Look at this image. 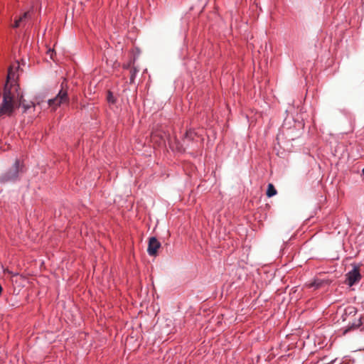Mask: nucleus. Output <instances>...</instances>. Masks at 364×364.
I'll return each mask as SVG.
<instances>
[{
    "mask_svg": "<svg viewBox=\"0 0 364 364\" xmlns=\"http://www.w3.org/2000/svg\"><path fill=\"white\" fill-rule=\"evenodd\" d=\"M22 105L25 111L30 108L29 105H24V100L21 96L19 98L16 99L14 93L11 90L5 87L2 102L0 105V117L4 115H11L15 107H18Z\"/></svg>",
    "mask_w": 364,
    "mask_h": 364,
    "instance_id": "obj_1",
    "label": "nucleus"
},
{
    "mask_svg": "<svg viewBox=\"0 0 364 364\" xmlns=\"http://www.w3.org/2000/svg\"><path fill=\"white\" fill-rule=\"evenodd\" d=\"M23 165L20 164L19 161L16 160L14 165L0 176V183H5L17 181L20 173L23 171Z\"/></svg>",
    "mask_w": 364,
    "mask_h": 364,
    "instance_id": "obj_2",
    "label": "nucleus"
},
{
    "mask_svg": "<svg viewBox=\"0 0 364 364\" xmlns=\"http://www.w3.org/2000/svg\"><path fill=\"white\" fill-rule=\"evenodd\" d=\"M68 102L69 97L68 95L67 85L65 83V80H64L61 84V89L58 92V95L55 98L48 100V105L50 107H53L54 109H55L60 105Z\"/></svg>",
    "mask_w": 364,
    "mask_h": 364,
    "instance_id": "obj_3",
    "label": "nucleus"
},
{
    "mask_svg": "<svg viewBox=\"0 0 364 364\" xmlns=\"http://www.w3.org/2000/svg\"><path fill=\"white\" fill-rule=\"evenodd\" d=\"M361 279L360 268L355 265L351 271L346 274V283L350 287L358 282Z\"/></svg>",
    "mask_w": 364,
    "mask_h": 364,
    "instance_id": "obj_4",
    "label": "nucleus"
},
{
    "mask_svg": "<svg viewBox=\"0 0 364 364\" xmlns=\"http://www.w3.org/2000/svg\"><path fill=\"white\" fill-rule=\"evenodd\" d=\"M160 247L161 243L155 237L149 238L147 252L150 256H156Z\"/></svg>",
    "mask_w": 364,
    "mask_h": 364,
    "instance_id": "obj_5",
    "label": "nucleus"
},
{
    "mask_svg": "<svg viewBox=\"0 0 364 364\" xmlns=\"http://www.w3.org/2000/svg\"><path fill=\"white\" fill-rule=\"evenodd\" d=\"M362 324L361 317L360 316L355 318V321L351 324L348 325V328L345 330L344 333H346L348 331L351 329H355L358 328Z\"/></svg>",
    "mask_w": 364,
    "mask_h": 364,
    "instance_id": "obj_6",
    "label": "nucleus"
},
{
    "mask_svg": "<svg viewBox=\"0 0 364 364\" xmlns=\"http://www.w3.org/2000/svg\"><path fill=\"white\" fill-rule=\"evenodd\" d=\"M195 136H196V133L193 130L187 131L183 138V143L188 144L189 141L194 140Z\"/></svg>",
    "mask_w": 364,
    "mask_h": 364,
    "instance_id": "obj_7",
    "label": "nucleus"
},
{
    "mask_svg": "<svg viewBox=\"0 0 364 364\" xmlns=\"http://www.w3.org/2000/svg\"><path fill=\"white\" fill-rule=\"evenodd\" d=\"M29 16V12H25L19 18L16 19L13 25L14 28H18L20 26V23L23 21L25 18H28Z\"/></svg>",
    "mask_w": 364,
    "mask_h": 364,
    "instance_id": "obj_8",
    "label": "nucleus"
},
{
    "mask_svg": "<svg viewBox=\"0 0 364 364\" xmlns=\"http://www.w3.org/2000/svg\"><path fill=\"white\" fill-rule=\"evenodd\" d=\"M277 194V190L275 189L273 184L269 183L267 186V196L268 197H272Z\"/></svg>",
    "mask_w": 364,
    "mask_h": 364,
    "instance_id": "obj_9",
    "label": "nucleus"
},
{
    "mask_svg": "<svg viewBox=\"0 0 364 364\" xmlns=\"http://www.w3.org/2000/svg\"><path fill=\"white\" fill-rule=\"evenodd\" d=\"M107 102L110 104H114L116 102V98L113 95L112 92L109 91L107 95Z\"/></svg>",
    "mask_w": 364,
    "mask_h": 364,
    "instance_id": "obj_10",
    "label": "nucleus"
},
{
    "mask_svg": "<svg viewBox=\"0 0 364 364\" xmlns=\"http://www.w3.org/2000/svg\"><path fill=\"white\" fill-rule=\"evenodd\" d=\"M137 72H138V70L136 68L132 67L130 68V82H134V77H135Z\"/></svg>",
    "mask_w": 364,
    "mask_h": 364,
    "instance_id": "obj_11",
    "label": "nucleus"
},
{
    "mask_svg": "<svg viewBox=\"0 0 364 364\" xmlns=\"http://www.w3.org/2000/svg\"><path fill=\"white\" fill-rule=\"evenodd\" d=\"M321 284H322V282H321V281H314V282H312L309 284V287H315L316 289H318V287H321Z\"/></svg>",
    "mask_w": 364,
    "mask_h": 364,
    "instance_id": "obj_12",
    "label": "nucleus"
},
{
    "mask_svg": "<svg viewBox=\"0 0 364 364\" xmlns=\"http://www.w3.org/2000/svg\"><path fill=\"white\" fill-rule=\"evenodd\" d=\"M346 311H348L350 314L352 313H354V316H356L355 311L354 308H353V307L348 308L346 309Z\"/></svg>",
    "mask_w": 364,
    "mask_h": 364,
    "instance_id": "obj_13",
    "label": "nucleus"
},
{
    "mask_svg": "<svg viewBox=\"0 0 364 364\" xmlns=\"http://www.w3.org/2000/svg\"><path fill=\"white\" fill-rule=\"evenodd\" d=\"M13 66H11L9 69V74H8V77H11L12 75H13Z\"/></svg>",
    "mask_w": 364,
    "mask_h": 364,
    "instance_id": "obj_14",
    "label": "nucleus"
},
{
    "mask_svg": "<svg viewBox=\"0 0 364 364\" xmlns=\"http://www.w3.org/2000/svg\"><path fill=\"white\" fill-rule=\"evenodd\" d=\"M48 52L50 53V58H52L53 50H49Z\"/></svg>",
    "mask_w": 364,
    "mask_h": 364,
    "instance_id": "obj_15",
    "label": "nucleus"
},
{
    "mask_svg": "<svg viewBox=\"0 0 364 364\" xmlns=\"http://www.w3.org/2000/svg\"><path fill=\"white\" fill-rule=\"evenodd\" d=\"M362 173L364 175V168L362 170Z\"/></svg>",
    "mask_w": 364,
    "mask_h": 364,
    "instance_id": "obj_16",
    "label": "nucleus"
}]
</instances>
